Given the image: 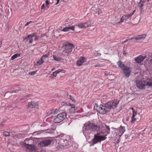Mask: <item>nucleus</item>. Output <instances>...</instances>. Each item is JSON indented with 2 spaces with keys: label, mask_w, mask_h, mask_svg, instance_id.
<instances>
[{
  "label": "nucleus",
  "mask_w": 152,
  "mask_h": 152,
  "mask_svg": "<svg viewBox=\"0 0 152 152\" xmlns=\"http://www.w3.org/2000/svg\"><path fill=\"white\" fill-rule=\"evenodd\" d=\"M96 134L94 135V138L92 140V142L94 144H96L98 142H100L102 141H104L107 139V134H105L104 136H100L98 134Z\"/></svg>",
  "instance_id": "39448f33"
},
{
  "label": "nucleus",
  "mask_w": 152,
  "mask_h": 152,
  "mask_svg": "<svg viewBox=\"0 0 152 152\" xmlns=\"http://www.w3.org/2000/svg\"><path fill=\"white\" fill-rule=\"evenodd\" d=\"M23 130L21 132H28L29 130V127L28 125H26L22 128Z\"/></svg>",
  "instance_id": "aec40b11"
},
{
  "label": "nucleus",
  "mask_w": 152,
  "mask_h": 152,
  "mask_svg": "<svg viewBox=\"0 0 152 152\" xmlns=\"http://www.w3.org/2000/svg\"><path fill=\"white\" fill-rule=\"evenodd\" d=\"M66 116V115L64 112L60 113L54 117L53 121L55 123L61 122L64 119Z\"/></svg>",
  "instance_id": "423d86ee"
},
{
  "label": "nucleus",
  "mask_w": 152,
  "mask_h": 152,
  "mask_svg": "<svg viewBox=\"0 0 152 152\" xmlns=\"http://www.w3.org/2000/svg\"><path fill=\"white\" fill-rule=\"evenodd\" d=\"M29 39V42L30 43H32V42H33V39L32 38H31V37H26L24 39V40H26V41H28V40Z\"/></svg>",
  "instance_id": "473e14b6"
},
{
  "label": "nucleus",
  "mask_w": 152,
  "mask_h": 152,
  "mask_svg": "<svg viewBox=\"0 0 152 152\" xmlns=\"http://www.w3.org/2000/svg\"><path fill=\"white\" fill-rule=\"evenodd\" d=\"M68 104H69V105L71 107L70 108L75 107V105L73 104H71L70 103H68Z\"/></svg>",
  "instance_id": "c03bdc74"
},
{
  "label": "nucleus",
  "mask_w": 152,
  "mask_h": 152,
  "mask_svg": "<svg viewBox=\"0 0 152 152\" xmlns=\"http://www.w3.org/2000/svg\"><path fill=\"white\" fill-rule=\"evenodd\" d=\"M37 71V70L34 71L30 72H28V73L30 75H33L36 74Z\"/></svg>",
  "instance_id": "ea45409f"
},
{
  "label": "nucleus",
  "mask_w": 152,
  "mask_h": 152,
  "mask_svg": "<svg viewBox=\"0 0 152 152\" xmlns=\"http://www.w3.org/2000/svg\"><path fill=\"white\" fill-rule=\"evenodd\" d=\"M69 98H70V99H71V100H72V101H73V102H75V100L74 99V98L73 97H72V96L71 95H69Z\"/></svg>",
  "instance_id": "a19ab883"
},
{
  "label": "nucleus",
  "mask_w": 152,
  "mask_h": 152,
  "mask_svg": "<svg viewBox=\"0 0 152 152\" xmlns=\"http://www.w3.org/2000/svg\"><path fill=\"white\" fill-rule=\"evenodd\" d=\"M117 64L118 66L121 68L122 69L124 66H126L122 63L121 61H118L117 63Z\"/></svg>",
  "instance_id": "5701e85b"
},
{
  "label": "nucleus",
  "mask_w": 152,
  "mask_h": 152,
  "mask_svg": "<svg viewBox=\"0 0 152 152\" xmlns=\"http://www.w3.org/2000/svg\"><path fill=\"white\" fill-rule=\"evenodd\" d=\"M74 48L73 45L68 42L64 43L60 50V53L62 55L68 56Z\"/></svg>",
  "instance_id": "7ed1b4c3"
},
{
  "label": "nucleus",
  "mask_w": 152,
  "mask_h": 152,
  "mask_svg": "<svg viewBox=\"0 0 152 152\" xmlns=\"http://www.w3.org/2000/svg\"><path fill=\"white\" fill-rule=\"evenodd\" d=\"M48 56V53H47L45 55H43L41 57V59L42 61H45V60H46Z\"/></svg>",
  "instance_id": "bb28decb"
},
{
  "label": "nucleus",
  "mask_w": 152,
  "mask_h": 152,
  "mask_svg": "<svg viewBox=\"0 0 152 152\" xmlns=\"http://www.w3.org/2000/svg\"><path fill=\"white\" fill-rule=\"evenodd\" d=\"M44 7H45V5L44 4H43L42 5L41 7V9H43L44 8Z\"/></svg>",
  "instance_id": "3c124183"
},
{
  "label": "nucleus",
  "mask_w": 152,
  "mask_h": 152,
  "mask_svg": "<svg viewBox=\"0 0 152 152\" xmlns=\"http://www.w3.org/2000/svg\"><path fill=\"white\" fill-rule=\"evenodd\" d=\"M96 10V5H95L94 6L92 7L91 9V10L93 11L95 10Z\"/></svg>",
  "instance_id": "a18cd8bd"
},
{
  "label": "nucleus",
  "mask_w": 152,
  "mask_h": 152,
  "mask_svg": "<svg viewBox=\"0 0 152 152\" xmlns=\"http://www.w3.org/2000/svg\"><path fill=\"white\" fill-rule=\"evenodd\" d=\"M42 123L39 122H34L32 124V127L34 129L37 130L34 131L33 133H36L39 131V130L42 127Z\"/></svg>",
  "instance_id": "9d476101"
},
{
  "label": "nucleus",
  "mask_w": 152,
  "mask_h": 152,
  "mask_svg": "<svg viewBox=\"0 0 152 152\" xmlns=\"http://www.w3.org/2000/svg\"><path fill=\"white\" fill-rule=\"evenodd\" d=\"M19 91H20V90H17L12 91H10V92H7L5 94V96H7L8 95V96H9L10 95H9V94L10 93H18Z\"/></svg>",
  "instance_id": "cd10ccee"
},
{
  "label": "nucleus",
  "mask_w": 152,
  "mask_h": 152,
  "mask_svg": "<svg viewBox=\"0 0 152 152\" xmlns=\"http://www.w3.org/2000/svg\"><path fill=\"white\" fill-rule=\"evenodd\" d=\"M30 140L32 141L31 139H27L25 140V143L24 145V147L27 150H29L30 151H33L36 150L37 149V147L33 144H29L28 143L26 144L27 141Z\"/></svg>",
  "instance_id": "6e6552de"
},
{
  "label": "nucleus",
  "mask_w": 152,
  "mask_h": 152,
  "mask_svg": "<svg viewBox=\"0 0 152 152\" xmlns=\"http://www.w3.org/2000/svg\"><path fill=\"white\" fill-rule=\"evenodd\" d=\"M2 44V41H0V48H1V47Z\"/></svg>",
  "instance_id": "bf43d9fd"
},
{
  "label": "nucleus",
  "mask_w": 152,
  "mask_h": 152,
  "mask_svg": "<svg viewBox=\"0 0 152 152\" xmlns=\"http://www.w3.org/2000/svg\"><path fill=\"white\" fill-rule=\"evenodd\" d=\"M86 60V59L85 58L81 57L77 61V64L78 66H80L83 64Z\"/></svg>",
  "instance_id": "f3484780"
},
{
  "label": "nucleus",
  "mask_w": 152,
  "mask_h": 152,
  "mask_svg": "<svg viewBox=\"0 0 152 152\" xmlns=\"http://www.w3.org/2000/svg\"><path fill=\"white\" fill-rule=\"evenodd\" d=\"M146 36V34H143L140 35H138L136 36H135L133 37H132L130 38V39H135L136 40H140L145 39Z\"/></svg>",
  "instance_id": "4468645a"
},
{
  "label": "nucleus",
  "mask_w": 152,
  "mask_h": 152,
  "mask_svg": "<svg viewBox=\"0 0 152 152\" xmlns=\"http://www.w3.org/2000/svg\"><path fill=\"white\" fill-rule=\"evenodd\" d=\"M77 109L76 107L70 108L69 109V112L71 114L74 113L76 112Z\"/></svg>",
  "instance_id": "a878e982"
},
{
  "label": "nucleus",
  "mask_w": 152,
  "mask_h": 152,
  "mask_svg": "<svg viewBox=\"0 0 152 152\" xmlns=\"http://www.w3.org/2000/svg\"><path fill=\"white\" fill-rule=\"evenodd\" d=\"M51 143V141L49 140H45L41 141L39 143L40 147H46L50 145Z\"/></svg>",
  "instance_id": "f8f14e48"
},
{
  "label": "nucleus",
  "mask_w": 152,
  "mask_h": 152,
  "mask_svg": "<svg viewBox=\"0 0 152 152\" xmlns=\"http://www.w3.org/2000/svg\"><path fill=\"white\" fill-rule=\"evenodd\" d=\"M143 3H144V2L142 1H140V3L138 4L139 7H141V9L142 10L143 9L142 7L144 5Z\"/></svg>",
  "instance_id": "f704fd0d"
},
{
  "label": "nucleus",
  "mask_w": 152,
  "mask_h": 152,
  "mask_svg": "<svg viewBox=\"0 0 152 152\" xmlns=\"http://www.w3.org/2000/svg\"><path fill=\"white\" fill-rule=\"evenodd\" d=\"M30 24V23H29L28 22H27L26 24L25 25V26H26Z\"/></svg>",
  "instance_id": "4d7b16f0"
},
{
  "label": "nucleus",
  "mask_w": 152,
  "mask_h": 152,
  "mask_svg": "<svg viewBox=\"0 0 152 152\" xmlns=\"http://www.w3.org/2000/svg\"><path fill=\"white\" fill-rule=\"evenodd\" d=\"M126 52L124 51L123 52V54L124 55H126Z\"/></svg>",
  "instance_id": "052dcab7"
},
{
  "label": "nucleus",
  "mask_w": 152,
  "mask_h": 152,
  "mask_svg": "<svg viewBox=\"0 0 152 152\" xmlns=\"http://www.w3.org/2000/svg\"><path fill=\"white\" fill-rule=\"evenodd\" d=\"M20 56V55L19 54H16L13 55L11 58L12 60H13L16 58L18 57H19Z\"/></svg>",
  "instance_id": "7c9ffc66"
},
{
  "label": "nucleus",
  "mask_w": 152,
  "mask_h": 152,
  "mask_svg": "<svg viewBox=\"0 0 152 152\" xmlns=\"http://www.w3.org/2000/svg\"><path fill=\"white\" fill-rule=\"evenodd\" d=\"M55 68H53L51 69V70L52 71H53V70H55Z\"/></svg>",
  "instance_id": "680f3d73"
},
{
  "label": "nucleus",
  "mask_w": 152,
  "mask_h": 152,
  "mask_svg": "<svg viewBox=\"0 0 152 152\" xmlns=\"http://www.w3.org/2000/svg\"><path fill=\"white\" fill-rule=\"evenodd\" d=\"M57 3L56 4L57 5L59 2V1H60L59 0H57Z\"/></svg>",
  "instance_id": "13d9d810"
},
{
  "label": "nucleus",
  "mask_w": 152,
  "mask_h": 152,
  "mask_svg": "<svg viewBox=\"0 0 152 152\" xmlns=\"http://www.w3.org/2000/svg\"><path fill=\"white\" fill-rule=\"evenodd\" d=\"M150 61L152 63V59L150 60Z\"/></svg>",
  "instance_id": "774afa93"
},
{
  "label": "nucleus",
  "mask_w": 152,
  "mask_h": 152,
  "mask_svg": "<svg viewBox=\"0 0 152 152\" xmlns=\"http://www.w3.org/2000/svg\"><path fill=\"white\" fill-rule=\"evenodd\" d=\"M122 70L123 71L122 74L123 75L127 77H129L130 76L131 72L130 68L126 66L122 68Z\"/></svg>",
  "instance_id": "1a4fd4ad"
},
{
  "label": "nucleus",
  "mask_w": 152,
  "mask_h": 152,
  "mask_svg": "<svg viewBox=\"0 0 152 152\" xmlns=\"http://www.w3.org/2000/svg\"><path fill=\"white\" fill-rule=\"evenodd\" d=\"M145 56H140L136 58L134 60L137 63H140L146 58Z\"/></svg>",
  "instance_id": "2eb2a0df"
},
{
  "label": "nucleus",
  "mask_w": 152,
  "mask_h": 152,
  "mask_svg": "<svg viewBox=\"0 0 152 152\" xmlns=\"http://www.w3.org/2000/svg\"><path fill=\"white\" fill-rule=\"evenodd\" d=\"M35 34L33 33L30 35H28L27 37H31L32 38V37H33L34 36H35Z\"/></svg>",
  "instance_id": "37998d69"
},
{
  "label": "nucleus",
  "mask_w": 152,
  "mask_h": 152,
  "mask_svg": "<svg viewBox=\"0 0 152 152\" xmlns=\"http://www.w3.org/2000/svg\"><path fill=\"white\" fill-rule=\"evenodd\" d=\"M69 30H74L75 28L76 29H78V27L76 28V25L73 26H68V27Z\"/></svg>",
  "instance_id": "72a5a7b5"
},
{
  "label": "nucleus",
  "mask_w": 152,
  "mask_h": 152,
  "mask_svg": "<svg viewBox=\"0 0 152 152\" xmlns=\"http://www.w3.org/2000/svg\"><path fill=\"white\" fill-rule=\"evenodd\" d=\"M104 3L103 2H101L99 4L101 5H104Z\"/></svg>",
  "instance_id": "6e6d98bb"
},
{
  "label": "nucleus",
  "mask_w": 152,
  "mask_h": 152,
  "mask_svg": "<svg viewBox=\"0 0 152 152\" xmlns=\"http://www.w3.org/2000/svg\"><path fill=\"white\" fill-rule=\"evenodd\" d=\"M23 98H20V100H23Z\"/></svg>",
  "instance_id": "338daca9"
},
{
  "label": "nucleus",
  "mask_w": 152,
  "mask_h": 152,
  "mask_svg": "<svg viewBox=\"0 0 152 152\" xmlns=\"http://www.w3.org/2000/svg\"><path fill=\"white\" fill-rule=\"evenodd\" d=\"M119 102V101L117 99H114L106 103V107L107 108H109V110L111 108H115L117 107Z\"/></svg>",
  "instance_id": "0eeeda50"
},
{
  "label": "nucleus",
  "mask_w": 152,
  "mask_h": 152,
  "mask_svg": "<svg viewBox=\"0 0 152 152\" xmlns=\"http://www.w3.org/2000/svg\"><path fill=\"white\" fill-rule=\"evenodd\" d=\"M35 38L34 39V40L35 41L37 40L38 39V38H37V36H35Z\"/></svg>",
  "instance_id": "5fc2aeb1"
},
{
  "label": "nucleus",
  "mask_w": 152,
  "mask_h": 152,
  "mask_svg": "<svg viewBox=\"0 0 152 152\" xmlns=\"http://www.w3.org/2000/svg\"><path fill=\"white\" fill-rule=\"evenodd\" d=\"M98 15L100 14V13H102V12L99 9H98Z\"/></svg>",
  "instance_id": "09e8293b"
},
{
  "label": "nucleus",
  "mask_w": 152,
  "mask_h": 152,
  "mask_svg": "<svg viewBox=\"0 0 152 152\" xmlns=\"http://www.w3.org/2000/svg\"><path fill=\"white\" fill-rule=\"evenodd\" d=\"M131 109H132V110H133V111H134V108L133 107H132Z\"/></svg>",
  "instance_id": "69168bd1"
},
{
  "label": "nucleus",
  "mask_w": 152,
  "mask_h": 152,
  "mask_svg": "<svg viewBox=\"0 0 152 152\" xmlns=\"http://www.w3.org/2000/svg\"><path fill=\"white\" fill-rule=\"evenodd\" d=\"M49 4V2L48 1V0H47L46 1V5H48Z\"/></svg>",
  "instance_id": "603ef678"
},
{
  "label": "nucleus",
  "mask_w": 152,
  "mask_h": 152,
  "mask_svg": "<svg viewBox=\"0 0 152 152\" xmlns=\"http://www.w3.org/2000/svg\"><path fill=\"white\" fill-rule=\"evenodd\" d=\"M44 63V61H42V60L40 59V60L39 61L37 62V64L39 65H41Z\"/></svg>",
  "instance_id": "58836bf2"
},
{
  "label": "nucleus",
  "mask_w": 152,
  "mask_h": 152,
  "mask_svg": "<svg viewBox=\"0 0 152 152\" xmlns=\"http://www.w3.org/2000/svg\"><path fill=\"white\" fill-rule=\"evenodd\" d=\"M69 29L68 27L64 28L62 30V31H69Z\"/></svg>",
  "instance_id": "79ce46f5"
},
{
  "label": "nucleus",
  "mask_w": 152,
  "mask_h": 152,
  "mask_svg": "<svg viewBox=\"0 0 152 152\" xmlns=\"http://www.w3.org/2000/svg\"><path fill=\"white\" fill-rule=\"evenodd\" d=\"M10 134H3V135L4 136H10Z\"/></svg>",
  "instance_id": "864d4df0"
},
{
  "label": "nucleus",
  "mask_w": 152,
  "mask_h": 152,
  "mask_svg": "<svg viewBox=\"0 0 152 152\" xmlns=\"http://www.w3.org/2000/svg\"><path fill=\"white\" fill-rule=\"evenodd\" d=\"M136 113H137L135 111H133V115H132V120L131 121V122L132 123L134 121H138L139 120H137L136 118H134V116L135 115H136Z\"/></svg>",
  "instance_id": "b1692460"
},
{
  "label": "nucleus",
  "mask_w": 152,
  "mask_h": 152,
  "mask_svg": "<svg viewBox=\"0 0 152 152\" xmlns=\"http://www.w3.org/2000/svg\"><path fill=\"white\" fill-rule=\"evenodd\" d=\"M60 70H57L53 72L52 75H53L54 77H56L57 75V74L58 73L60 72Z\"/></svg>",
  "instance_id": "c9c22d12"
},
{
  "label": "nucleus",
  "mask_w": 152,
  "mask_h": 152,
  "mask_svg": "<svg viewBox=\"0 0 152 152\" xmlns=\"http://www.w3.org/2000/svg\"><path fill=\"white\" fill-rule=\"evenodd\" d=\"M128 41V39H127L124 42V43H125V42H127V41Z\"/></svg>",
  "instance_id": "0e129e2a"
},
{
  "label": "nucleus",
  "mask_w": 152,
  "mask_h": 152,
  "mask_svg": "<svg viewBox=\"0 0 152 152\" xmlns=\"http://www.w3.org/2000/svg\"><path fill=\"white\" fill-rule=\"evenodd\" d=\"M145 88L146 86L147 87H149L152 86V80H150L149 81L147 80H145Z\"/></svg>",
  "instance_id": "6ab92c4d"
},
{
  "label": "nucleus",
  "mask_w": 152,
  "mask_h": 152,
  "mask_svg": "<svg viewBox=\"0 0 152 152\" xmlns=\"http://www.w3.org/2000/svg\"><path fill=\"white\" fill-rule=\"evenodd\" d=\"M91 21H88L83 23H81L78 25H76V28H82L87 27L91 23Z\"/></svg>",
  "instance_id": "ddd939ff"
},
{
  "label": "nucleus",
  "mask_w": 152,
  "mask_h": 152,
  "mask_svg": "<svg viewBox=\"0 0 152 152\" xmlns=\"http://www.w3.org/2000/svg\"><path fill=\"white\" fill-rule=\"evenodd\" d=\"M61 135H61L62 137V136H63L64 137H65L67 136L68 139L69 138V136H68V135H66V134H61Z\"/></svg>",
  "instance_id": "49530a36"
},
{
  "label": "nucleus",
  "mask_w": 152,
  "mask_h": 152,
  "mask_svg": "<svg viewBox=\"0 0 152 152\" xmlns=\"http://www.w3.org/2000/svg\"><path fill=\"white\" fill-rule=\"evenodd\" d=\"M58 70H60V72H61L63 73H65V70L64 69H58Z\"/></svg>",
  "instance_id": "de8ad7c7"
},
{
  "label": "nucleus",
  "mask_w": 152,
  "mask_h": 152,
  "mask_svg": "<svg viewBox=\"0 0 152 152\" xmlns=\"http://www.w3.org/2000/svg\"><path fill=\"white\" fill-rule=\"evenodd\" d=\"M56 129V128L54 127L51 129L48 130V131H45L42 132H45V133H53V132L54 133L57 132Z\"/></svg>",
  "instance_id": "4be33fe9"
},
{
  "label": "nucleus",
  "mask_w": 152,
  "mask_h": 152,
  "mask_svg": "<svg viewBox=\"0 0 152 152\" xmlns=\"http://www.w3.org/2000/svg\"><path fill=\"white\" fill-rule=\"evenodd\" d=\"M53 57L54 59L57 61H59L61 60V58L60 57L56 56L53 55Z\"/></svg>",
  "instance_id": "c756f323"
},
{
  "label": "nucleus",
  "mask_w": 152,
  "mask_h": 152,
  "mask_svg": "<svg viewBox=\"0 0 152 152\" xmlns=\"http://www.w3.org/2000/svg\"><path fill=\"white\" fill-rule=\"evenodd\" d=\"M74 48L73 45L68 42L64 43L60 50V53L62 55L68 56Z\"/></svg>",
  "instance_id": "f03ea898"
},
{
  "label": "nucleus",
  "mask_w": 152,
  "mask_h": 152,
  "mask_svg": "<svg viewBox=\"0 0 152 152\" xmlns=\"http://www.w3.org/2000/svg\"><path fill=\"white\" fill-rule=\"evenodd\" d=\"M133 134H126L125 135V138L128 139V141H130L133 139L134 136L132 135Z\"/></svg>",
  "instance_id": "a211bd4d"
},
{
  "label": "nucleus",
  "mask_w": 152,
  "mask_h": 152,
  "mask_svg": "<svg viewBox=\"0 0 152 152\" xmlns=\"http://www.w3.org/2000/svg\"><path fill=\"white\" fill-rule=\"evenodd\" d=\"M103 65L102 64H93V67H100L101 66H102Z\"/></svg>",
  "instance_id": "4c0bfd02"
},
{
  "label": "nucleus",
  "mask_w": 152,
  "mask_h": 152,
  "mask_svg": "<svg viewBox=\"0 0 152 152\" xmlns=\"http://www.w3.org/2000/svg\"><path fill=\"white\" fill-rule=\"evenodd\" d=\"M145 80H137L136 81V84L137 87L139 89H145Z\"/></svg>",
  "instance_id": "9b49d317"
},
{
  "label": "nucleus",
  "mask_w": 152,
  "mask_h": 152,
  "mask_svg": "<svg viewBox=\"0 0 152 152\" xmlns=\"http://www.w3.org/2000/svg\"><path fill=\"white\" fill-rule=\"evenodd\" d=\"M12 107V105H9L8 106V107H9V108H11Z\"/></svg>",
  "instance_id": "e2e57ef3"
},
{
  "label": "nucleus",
  "mask_w": 152,
  "mask_h": 152,
  "mask_svg": "<svg viewBox=\"0 0 152 152\" xmlns=\"http://www.w3.org/2000/svg\"><path fill=\"white\" fill-rule=\"evenodd\" d=\"M38 106V104L37 103H36L34 101L29 102L28 104V107L33 108L34 107L37 108Z\"/></svg>",
  "instance_id": "dca6fc26"
},
{
  "label": "nucleus",
  "mask_w": 152,
  "mask_h": 152,
  "mask_svg": "<svg viewBox=\"0 0 152 152\" xmlns=\"http://www.w3.org/2000/svg\"><path fill=\"white\" fill-rule=\"evenodd\" d=\"M119 130L122 133H124L125 132V127L121 126L119 128Z\"/></svg>",
  "instance_id": "2f4dec72"
},
{
  "label": "nucleus",
  "mask_w": 152,
  "mask_h": 152,
  "mask_svg": "<svg viewBox=\"0 0 152 152\" xmlns=\"http://www.w3.org/2000/svg\"><path fill=\"white\" fill-rule=\"evenodd\" d=\"M135 10H134L133 11L132 13H130V15H131V16H132L134 14V13H135Z\"/></svg>",
  "instance_id": "8fccbe9b"
},
{
  "label": "nucleus",
  "mask_w": 152,
  "mask_h": 152,
  "mask_svg": "<svg viewBox=\"0 0 152 152\" xmlns=\"http://www.w3.org/2000/svg\"><path fill=\"white\" fill-rule=\"evenodd\" d=\"M102 125L104 126L106 132L107 133H109L110 132V129L109 127L107 126L105 124H103Z\"/></svg>",
  "instance_id": "393cba45"
},
{
  "label": "nucleus",
  "mask_w": 152,
  "mask_h": 152,
  "mask_svg": "<svg viewBox=\"0 0 152 152\" xmlns=\"http://www.w3.org/2000/svg\"><path fill=\"white\" fill-rule=\"evenodd\" d=\"M101 129L99 125H98L94 123H90L88 122L85 123L83 127V131H90L91 132H98L101 131Z\"/></svg>",
  "instance_id": "f257e3e1"
},
{
  "label": "nucleus",
  "mask_w": 152,
  "mask_h": 152,
  "mask_svg": "<svg viewBox=\"0 0 152 152\" xmlns=\"http://www.w3.org/2000/svg\"><path fill=\"white\" fill-rule=\"evenodd\" d=\"M96 106H94V108L97 110L99 113L101 114H104L107 112L109 111V108H107L106 107V103L105 104V106L102 105H100L99 106L97 104H96Z\"/></svg>",
  "instance_id": "20e7f679"
},
{
  "label": "nucleus",
  "mask_w": 152,
  "mask_h": 152,
  "mask_svg": "<svg viewBox=\"0 0 152 152\" xmlns=\"http://www.w3.org/2000/svg\"><path fill=\"white\" fill-rule=\"evenodd\" d=\"M125 20V19L124 18V17L123 16L121 17V20H120L117 22L116 24H117V23H121L122 22H123L124 20Z\"/></svg>",
  "instance_id": "e433bc0d"
},
{
  "label": "nucleus",
  "mask_w": 152,
  "mask_h": 152,
  "mask_svg": "<svg viewBox=\"0 0 152 152\" xmlns=\"http://www.w3.org/2000/svg\"><path fill=\"white\" fill-rule=\"evenodd\" d=\"M60 109H54L52 110H51L50 111L48 112V113H49V114L51 115L52 114H56L58 113V112L60 111Z\"/></svg>",
  "instance_id": "412c9836"
},
{
  "label": "nucleus",
  "mask_w": 152,
  "mask_h": 152,
  "mask_svg": "<svg viewBox=\"0 0 152 152\" xmlns=\"http://www.w3.org/2000/svg\"><path fill=\"white\" fill-rule=\"evenodd\" d=\"M125 20H126L128 19H129L131 17V15L130 14H127L126 15H123Z\"/></svg>",
  "instance_id": "c85d7f7f"
}]
</instances>
